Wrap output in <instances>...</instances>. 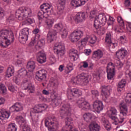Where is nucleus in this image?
<instances>
[{"label":"nucleus","instance_id":"obj_35","mask_svg":"<svg viewBox=\"0 0 131 131\" xmlns=\"http://www.w3.org/2000/svg\"><path fill=\"white\" fill-rule=\"evenodd\" d=\"M10 113L4 109H0V119L4 120V119H8L10 117Z\"/></svg>","mask_w":131,"mask_h":131},{"label":"nucleus","instance_id":"obj_61","mask_svg":"<svg viewBox=\"0 0 131 131\" xmlns=\"http://www.w3.org/2000/svg\"><path fill=\"white\" fill-rule=\"evenodd\" d=\"M4 17H5V10L0 7V20H2Z\"/></svg>","mask_w":131,"mask_h":131},{"label":"nucleus","instance_id":"obj_28","mask_svg":"<svg viewBox=\"0 0 131 131\" xmlns=\"http://www.w3.org/2000/svg\"><path fill=\"white\" fill-rule=\"evenodd\" d=\"M30 73L28 72L25 68H21L17 72V77L18 78H24L25 77H29Z\"/></svg>","mask_w":131,"mask_h":131},{"label":"nucleus","instance_id":"obj_19","mask_svg":"<svg viewBox=\"0 0 131 131\" xmlns=\"http://www.w3.org/2000/svg\"><path fill=\"white\" fill-rule=\"evenodd\" d=\"M21 35L19 36V40L21 43H25L28 40V36L29 35V29L25 28L21 30Z\"/></svg>","mask_w":131,"mask_h":131},{"label":"nucleus","instance_id":"obj_16","mask_svg":"<svg viewBox=\"0 0 131 131\" xmlns=\"http://www.w3.org/2000/svg\"><path fill=\"white\" fill-rule=\"evenodd\" d=\"M16 121L20 125V127H22L23 131H32L30 127L26 125V121L24 119V118L21 116L16 117Z\"/></svg>","mask_w":131,"mask_h":131},{"label":"nucleus","instance_id":"obj_32","mask_svg":"<svg viewBox=\"0 0 131 131\" xmlns=\"http://www.w3.org/2000/svg\"><path fill=\"white\" fill-rule=\"evenodd\" d=\"M55 23V18H53L52 17H49L47 16L46 19L45 21V26L47 28L50 29L53 27V25Z\"/></svg>","mask_w":131,"mask_h":131},{"label":"nucleus","instance_id":"obj_56","mask_svg":"<svg viewBox=\"0 0 131 131\" xmlns=\"http://www.w3.org/2000/svg\"><path fill=\"white\" fill-rule=\"evenodd\" d=\"M125 102L126 103H131V93H129L127 94L125 98Z\"/></svg>","mask_w":131,"mask_h":131},{"label":"nucleus","instance_id":"obj_18","mask_svg":"<svg viewBox=\"0 0 131 131\" xmlns=\"http://www.w3.org/2000/svg\"><path fill=\"white\" fill-rule=\"evenodd\" d=\"M83 36V32L80 30L74 31L70 35V39L72 42L78 41L80 38Z\"/></svg>","mask_w":131,"mask_h":131},{"label":"nucleus","instance_id":"obj_22","mask_svg":"<svg viewBox=\"0 0 131 131\" xmlns=\"http://www.w3.org/2000/svg\"><path fill=\"white\" fill-rule=\"evenodd\" d=\"M112 91L111 87L109 85H103L101 86V95L107 100L110 97V92Z\"/></svg>","mask_w":131,"mask_h":131},{"label":"nucleus","instance_id":"obj_34","mask_svg":"<svg viewBox=\"0 0 131 131\" xmlns=\"http://www.w3.org/2000/svg\"><path fill=\"white\" fill-rule=\"evenodd\" d=\"M101 126L96 122H92L89 125V129L90 131H100Z\"/></svg>","mask_w":131,"mask_h":131},{"label":"nucleus","instance_id":"obj_5","mask_svg":"<svg viewBox=\"0 0 131 131\" xmlns=\"http://www.w3.org/2000/svg\"><path fill=\"white\" fill-rule=\"evenodd\" d=\"M45 125L48 127L49 131H55L59 128V122L54 115H50L45 120Z\"/></svg>","mask_w":131,"mask_h":131},{"label":"nucleus","instance_id":"obj_47","mask_svg":"<svg viewBox=\"0 0 131 131\" xmlns=\"http://www.w3.org/2000/svg\"><path fill=\"white\" fill-rule=\"evenodd\" d=\"M117 21L120 26L124 27V20H123V18H122V17L118 16L117 18Z\"/></svg>","mask_w":131,"mask_h":131},{"label":"nucleus","instance_id":"obj_60","mask_svg":"<svg viewBox=\"0 0 131 131\" xmlns=\"http://www.w3.org/2000/svg\"><path fill=\"white\" fill-rule=\"evenodd\" d=\"M90 18H91V19H93V18H95V20L97 19V18H98V16H96L95 11H92L90 12Z\"/></svg>","mask_w":131,"mask_h":131},{"label":"nucleus","instance_id":"obj_10","mask_svg":"<svg viewBox=\"0 0 131 131\" xmlns=\"http://www.w3.org/2000/svg\"><path fill=\"white\" fill-rule=\"evenodd\" d=\"M67 96L69 100H72L73 98H78L82 95L81 90L77 88L70 89L67 91Z\"/></svg>","mask_w":131,"mask_h":131},{"label":"nucleus","instance_id":"obj_40","mask_svg":"<svg viewBox=\"0 0 131 131\" xmlns=\"http://www.w3.org/2000/svg\"><path fill=\"white\" fill-rule=\"evenodd\" d=\"M27 68L30 72H33L35 69V62L34 61H30L28 62Z\"/></svg>","mask_w":131,"mask_h":131},{"label":"nucleus","instance_id":"obj_31","mask_svg":"<svg viewBox=\"0 0 131 131\" xmlns=\"http://www.w3.org/2000/svg\"><path fill=\"white\" fill-rule=\"evenodd\" d=\"M84 120L86 122H91V121H94L95 119H97V117L93 114L90 113H85L83 115Z\"/></svg>","mask_w":131,"mask_h":131},{"label":"nucleus","instance_id":"obj_1","mask_svg":"<svg viewBox=\"0 0 131 131\" xmlns=\"http://www.w3.org/2000/svg\"><path fill=\"white\" fill-rule=\"evenodd\" d=\"M11 42H14V33L11 30L7 29L0 31V46L7 48Z\"/></svg>","mask_w":131,"mask_h":131},{"label":"nucleus","instance_id":"obj_45","mask_svg":"<svg viewBox=\"0 0 131 131\" xmlns=\"http://www.w3.org/2000/svg\"><path fill=\"white\" fill-rule=\"evenodd\" d=\"M33 21H34L33 19L28 17L23 22V24L24 25H30L33 23Z\"/></svg>","mask_w":131,"mask_h":131},{"label":"nucleus","instance_id":"obj_59","mask_svg":"<svg viewBox=\"0 0 131 131\" xmlns=\"http://www.w3.org/2000/svg\"><path fill=\"white\" fill-rule=\"evenodd\" d=\"M110 111L112 113V115L110 116V117L113 116L112 115H117V110L116 108H115V107H111Z\"/></svg>","mask_w":131,"mask_h":131},{"label":"nucleus","instance_id":"obj_15","mask_svg":"<svg viewBox=\"0 0 131 131\" xmlns=\"http://www.w3.org/2000/svg\"><path fill=\"white\" fill-rule=\"evenodd\" d=\"M21 89L25 90H28L29 94H33L34 91H35L34 85L28 81V80L27 79L23 81L21 84Z\"/></svg>","mask_w":131,"mask_h":131},{"label":"nucleus","instance_id":"obj_21","mask_svg":"<svg viewBox=\"0 0 131 131\" xmlns=\"http://www.w3.org/2000/svg\"><path fill=\"white\" fill-rule=\"evenodd\" d=\"M104 108L103 105V102L100 100H96L93 104V107H91L92 110L96 111V112H100L102 111Z\"/></svg>","mask_w":131,"mask_h":131},{"label":"nucleus","instance_id":"obj_41","mask_svg":"<svg viewBox=\"0 0 131 131\" xmlns=\"http://www.w3.org/2000/svg\"><path fill=\"white\" fill-rule=\"evenodd\" d=\"M103 51L98 50L94 52L93 57L95 59H101L103 57Z\"/></svg>","mask_w":131,"mask_h":131},{"label":"nucleus","instance_id":"obj_30","mask_svg":"<svg viewBox=\"0 0 131 131\" xmlns=\"http://www.w3.org/2000/svg\"><path fill=\"white\" fill-rule=\"evenodd\" d=\"M23 110V106L20 103L16 102L10 108V112H19Z\"/></svg>","mask_w":131,"mask_h":131},{"label":"nucleus","instance_id":"obj_38","mask_svg":"<svg viewBox=\"0 0 131 131\" xmlns=\"http://www.w3.org/2000/svg\"><path fill=\"white\" fill-rule=\"evenodd\" d=\"M69 57L72 62H74L77 60V51L74 50H71L70 51Z\"/></svg>","mask_w":131,"mask_h":131},{"label":"nucleus","instance_id":"obj_25","mask_svg":"<svg viewBox=\"0 0 131 131\" xmlns=\"http://www.w3.org/2000/svg\"><path fill=\"white\" fill-rule=\"evenodd\" d=\"M37 61L40 64H43L47 62V55L43 51H39L37 56Z\"/></svg>","mask_w":131,"mask_h":131},{"label":"nucleus","instance_id":"obj_54","mask_svg":"<svg viewBox=\"0 0 131 131\" xmlns=\"http://www.w3.org/2000/svg\"><path fill=\"white\" fill-rule=\"evenodd\" d=\"M114 29L115 32H121V30H122V29H124V27L117 25L115 26Z\"/></svg>","mask_w":131,"mask_h":131},{"label":"nucleus","instance_id":"obj_23","mask_svg":"<svg viewBox=\"0 0 131 131\" xmlns=\"http://www.w3.org/2000/svg\"><path fill=\"white\" fill-rule=\"evenodd\" d=\"M86 15V13L84 12L78 13L74 17L75 22H76V23H81V22L85 21Z\"/></svg>","mask_w":131,"mask_h":131},{"label":"nucleus","instance_id":"obj_13","mask_svg":"<svg viewBox=\"0 0 131 131\" xmlns=\"http://www.w3.org/2000/svg\"><path fill=\"white\" fill-rule=\"evenodd\" d=\"M77 105L79 108H81L82 110L88 111V110H92L91 104L88 101H85L84 98H81L76 102Z\"/></svg>","mask_w":131,"mask_h":131},{"label":"nucleus","instance_id":"obj_2","mask_svg":"<svg viewBox=\"0 0 131 131\" xmlns=\"http://www.w3.org/2000/svg\"><path fill=\"white\" fill-rule=\"evenodd\" d=\"M48 109V105L46 104H40L35 105L31 109L30 116L32 120V125L37 127L38 125V115L36 113H41L42 111Z\"/></svg>","mask_w":131,"mask_h":131},{"label":"nucleus","instance_id":"obj_39","mask_svg":"<svg viewBox=\"0 0 131 131\" xmlns=\"http://www.w3.org/2000/svg\"><path fill=\"white\" fill-rule=\"evenodd\" d=\"M52 99V106L53 107H57L60 105L61 100L58 99V97L55 95H54L53 98L51 97Z\"/></svg>","mask_w":131,"mask_h":131},{"label":"nucleus","instance_id":"obj_8","mask_svg":"<svg viewBox=\"0 0 131 131\" xmlns=\"http://www.w3.org/2000/svg\"><path fill=\"white\" fill-rule=\"evenodd\" d=\"M66 5V0H59L58 6H57V17L59 19H63L65 17V12L64 11V8Z\"/></svg>","mask_w":131,"mask_h":131},{"label":"nucleus","instance_id":"obj_53","mask_svg":"<svg viewBox=\"0 0 131 131\" xmlns=\"http://www.w3.org/2000/svg\"><path fill=\"white\" fill-rule=\"evenodd\" d=\"M96 41H97V36H93L90 37L89 40L90 43L94 45V43H96Z\"/></svg>","mask_w":131,"mask_h":131},{"label":"nucleus","instance_id":"obj_36","mask_svg":"<svg viewBox=\"0 0 131 131\" xmlns=\"http://www.w3.org/2000/svg\"><path fill=\"white\" fill-rule=\"evenodd\" d=\"M120 114H122L123 116H126L127 115L128 108L126 104L121 103L120 104Z\"/></svg>","mask_w":131,"mask_h":131},{"label":"nucleus","instance_id":"obj_24","mask_svg":"<svg viewBox=\"0 0 131 131\" xmlns=\"http://www.w3.org/2000/svg\"><path fill=\"white\" fill-rule=\"evenodd\" d=\"M105 44L106 47H108L110 49H115V47L117 46V44L116 43H112V41H111V34L110 33L106 34Z\"/></svg>","mask_w":131,"mask_h":131},{"label":"nucleus","instance_id":"obj_3","mask_svg":"<svg viewBox=\"0 0 131 131\" xmlns=\"http://www.w3.org/2000/svg\"><path fill=\"white\" fill-rule=\"evenodd\" d=\"M107 17L104 14H99L96 19L94 20V27L96 30L97 33L99 35L105 34L106 30L105 28L102 27V26L105 25Z\"/></svg>","mask_w":131,"mask_h":131},{"label":"nucleus","instance_id":"obj_6","mask_svg":"<svg viewBox=\"0 0 131 131\" xmlns=\"http://www.w3.org/2000/svg\"><path fill=\"white\" fill-rule=\"evenodd\" d=\"M41 10L38 12V18L39 21L42 20L43 18H47L45 15L47 14L48 16L52 15L53 13V6L48 3H45L40 7Z\"/></svg>","mask_w":131,"mask_h":131},{"label":"nucleus","instance_id":"obj_49","mask_svg":"<svg viewBox=\"0 0 131 131\" xmlns=\"http://www.w3.org/2000/svg\"><path fill=\"white\" fill-rule=\"evenodd\" d=\"M0 93L2 94H6L7 93V88L4 84H0Z\"/></svg>","mask_w":131,"mask_h":131},{"label":"nucleus","instance_id":"obj_33","mask_svg":"<svg viewBox=\"0 0 131 131\" xmlns=\"http://www.w3.org/2000/svg\"><path fill=\"white\" fill-rule=\"evenodd\" d=\"M111 119L112 120H114L116 123V124H118V123H122L123 121H124V117H123V115L122 114H120L119 118H117L114 116H110Z\"/></svg>","mask_w":131,"mask_h":131},{"label":"nucleus","instance_id":"obj_7","mask_svg":"<svg viewBox=\"0 0 131 131\" xmlns=\"http://www.w3.org/2000/svg\"><path fill=\"white\" fill-rule=\"evenodd\" d=\"M89 79L88 75L84 73H81L76 76V78L73 80V83L74 84H88Z\"/></svg>","mask_w":131,"mask_h":131},{"label":"nucleus","instance_id":"obj_50","mask_svg":"<svg viewBox=\"0 0 131 131\" xmlns=\"http://www.w3.org/2000/svg\"><path fill=\"white\" fill-rule=\"evenodd\" d=\"M33 34H35V36L34 37H36L37 38H40V35H39V29H35L33 31Z\"/></svg>","mask_w":131,"mask_h":131},{"label":"nucleus","instance_id":"obj_63","mask_svg":"<svg viewBox=\"0 0 131 131\" xmlns=\"http://www.w3.org/2000/svg\"><path fill=\"white\" fill-rule=\"evenodd\" d=\"M126 29L127 32H131V23H127Z\"/></svg>","mask_w":131,"mask_h":131},{"label":"nucleus","instance_id":"obj_43","mask_svg":"<svg viewBox=\"0 0 131 131\" xmlns=\"http://www.w3.org/2000/svg\"><path fill=\"white\" fill-rule=\"evenodd\" d=\"M102 124L106 130H111V125H110L109 121L107 120H103L102 121Z\"/></svg>","mask_w":131,"mask_h":131},{"label":"nucleus","instance_id":"obj_57","mask_svg":"<svg viewBox=\"0 0 131 131\" xmlns=\"http://www.w3.org/2000/svg\"><path fill=\"white\" fill-rule=\"evenodd\" d=\"M93 77L95 78L96 80H99L100 79V73L99 72H95L93 73Z\"/></svg>","mask_w":131,"mask_h":131},{"label":"nucleus","instance_id":"obj_37","mask_svg":"<svg viewBox=\"0 0 131 131\" xmlns=\"http://www.w3.org/2000/svg\"><path fill=\"white\" fill-rule=\"evenodd\" d=\"M14 73H15V69L14 68V67L9 66L6 71V77L10 78V77H11V76L14 75Z\"/></svg>","mask_w":131,"mask_h":131},{"label":"nucleus","instance_id":"obj_9","mask_svg":"<svg viewBox=\"0 0 131 131\" xmlns=\"http://www.w3.org/2000/svg\"><path fill=\"white\" fill-rule=\"evenodd\" d=\"M106 72L107 79L109 80L114 79V76H115V64L113 62H110L106 67Z\"/></svg>","mask_w":131,"mask_h":131},{"label":"nucleus","instance_id":"obj_52","mask_svg":"<svg viewBox=\"0 0 131 131\" xmlns=\"http://www.w3.org/2000/svg\"><path fill=\"white\" fill-rule=\"evenodd\" d=\"M81 64L82 65L80 66L79 68L81 70L82 68H88L89 67V63L86 61H82Z\"/></svg>","mask_w":131,"mask_h":131},{"label":"nucleus","instance_id":"obj_11","mask_svg":"<svg viewBox=\"0 0 131 131\" xmlns=\"http://www.w3.org/2000/svg\"><path fill=\"white\" fill-rule=\"evenodd\" d=\"M71 110H72V106L69 103L63 104L59 111V113L61 116H70L71 115Z\"/></svg>","mask_w":131,"mask_h":131},{"label":"nucleus","instance_id":"obj_4","mask_svg":"<svg viewBox=\"0 0 131 131\" xmlns=\"http://www.w3.org/2000/svg\"><path fill=\"white\" fill-rule=\"evenodd\" d=\"M15 16L18 20L22 21L32 16V10L29 7H20L16 11Z\"/></svg>","mask_w":131,"mask_h":131},{"label":"nucleus","instance_id":"obj_62","mask_svg":"<svg viewBox=\"0 0 131 131\" xmlns=\"http://www.w3.org/2000/svg\"><path fill=\"white\" fill-rule=\"evenodd\" d=\"M67 68L69 71L68 72V73H70L73 70V66L72 64H68L67 66Z\"/></svg>","mask_w":131,"mask_h":131},{"label":"nucleus","instance_id":"obj_12","mask_svg":"<svg viewBox=\"0 0 131 131\" xmlns=\"http://www.w3.org/2000/svg\"><path fill=\"white\" fill-rule=\"evenodd\" d=\"M54 52L57 55V57L62 58L65 55V47L61 43H56L53 47Z\"/></svg>","mask_w":131,"mask_h":131},{"label":"nucleus","instance_id":"obj_44","mask_svg":"<svg viewBox=\"0 0 131 131\" xmlns=\"http://www.w3.org/2000/svg\"><path fill=\"white\" fill-rule=\"evenodd\" d=\"M91 93L92 99L93 100H97V97H99V91L97 90H92Z\"/></svg>","mask_w":131,"mask_h":131},{"label":"nucleus","instance_id":"obj_26","mask_svg":"<svg viewBox=\"0 0 131 131\" xmlns=\"http://www.w3.org/2000/svg\"><path fill=\"white\" fill-rule=\"evenodd\" d=\"M127 54L128 52L126 50L124 49V48H121L120 50L116 52V56L119 59H121L123 60V59H124V58L127 56Z\"/></svg>","mask_w":131,"mask_h":131},{"label":"nucleus","instance_id":"obj_27","mask_svg":"<svg viewBox=\"0 0 131 131\" xmlns=\"http://www.w3.org/2000/svg\"><path fill=\"white\" fill-rule=\"evenodd\" d=\"M87 2H89V0H72L71 2V6L75 8H78V7L85 5V3Z\"/></svg>","mask_w":131,"mask_h":131},{"label":"nucleus","instance_id":"obj_20","mask_svg":"<svg viewBox=\"0 0 131 131\" xmlns=\"http://www.w3.org/2000/svg\"><path fill=\"white\" fill-rule=\"evenodd\" d=\"M47 71L46 70H40L38 71L35 74V79L38 81H42L47 78Z\"/></svg>","mask_w":131,"mask_h":131},{"label":"nucleus","instance_id":"obj_55","mask_svg":"<svg viewBox=\"0 0 131 131\" xmlns=\"http://www.w3.org/2000/svg\"><path fill=\"white\" fill-rule=\"evenodd\" d=\"M114 22H115V19L112 16H110L107 22V25H108V26L110 25H113Z\"/></svg>","mask_w":131,"mask_h":131},{"label":"nucleus","instance_id":"obj_58","mask_svg":"<svg viewBox=\"0 0 131 131\" xmlns=\"http://www.w3.org/2000/svg\"><path fill=\"white\" fill-rule=\"evenodd\" d=\"M88 40H89V38L88 37H86L83 38L81 40V46H85L86 45V43H88Z\"/></svg>","mask_w":131,"mask_h":131},{"label":"nucleus","instance_id":"obj_64","mask_svg":"<svg viewBox=\"0 0 131 131\" xmlns=\"http://www.w3.org/2000/svg\"><path fill=\"white\" fill-rule=\"evenodd\" d=\"M124 6L125 8L130 6V1L129 0H125L124 3Z\"/></svg>","mask_w":131,"mask_h":131},{"label":"nucleus","instance_id":"obj_17","mask_svg":"<svg viewBox=\"0 0 131 131\" xmlns=\"http://www.w3.org/2000/svg\"><path fill=\"white\" fill-rule=\"evenodd\" d=\"M54 28L57 30V31H60L62 38H66V37H67V35H68V32H67L66 29L64 28V25H63L62 23H59L54 25Z\"/></svg>","mask_w":131,"mask_h":131},{"label":"nucleus","instance_id":"obj_48","mask_svg":"<svg viewBox=\"0 0 131 131\" xmlns=\"http://www.w3.org/2000/svg\"><path fill=\"white\" fill-rule=\"evenodd\" d=\"M49 62L51 64H55L57 62V58L54 55H51L49 56Z\"/></svg>","mask_w":131,"mask_h":131},{"label":"nucleus","instance_id":"obj_29","mask_svg":"<svg viewBox=\"0 0 131 131\" xmlns=\"http://www.w3.org/2000/svg\"><path fill=\"white\" fill-rule=\"evenodd\" d=\"M56 35H57V31L56 30H51L49 31L47 37L48 42L50 43L53 41L55 37H56Z\"/></svg>","mask_w":131,"mask_h":131},{"label":"nucleus","instance_id":"obj_46","mask_svg":"<svg viewBox=\"0 0 131 131\" xmlns=\"http://www.w3.org/2000/svg\"><path fill=\"white\" fill-rule=\"evenodd\" d=\"M125 84H126V81L125 79H122L119 82L118 84V88H119V89H123V88L125 86Z\"/></svg>","mask_w":131,"mask_h":131},{"label":"nucleus","instance_id":"obj_14","mask_svg":"<svg viewBox=\"0 0 131 131\" xmlns=\"http://www.w3.org/2000/svg\"><path fill=\"white\" fill-rule=\"evenodd\" d=\"M39 38H36L35 37H33L31 39V41L29 43L30 47H33L35 46V49L36 50H39V49H41V47H43L45 45V40L41 39L39 40Z\"/></svg>","mask_w":131,"mask_h":131},{"label":"nucleus","instance_id":"obj_51","mask_svg":"<svg viewBox=\"0 0 131 131\" xmlns=\"http://www.w3.org/2000/svg\"><path fill=\"white\" fill-rule=\"evenodd\" d=\"M8 90L10 92H12V93H16L17 92V88L14 87V86L12 84L8 85Z\"/></svg>","mask_w":131,"mask_h":131},{"label":"nucleus","instance_id":"obj_42","mask_svg":"<svg viewBox=\"0 0 131 131\" xmlns=\"http://www.w3.org/2000/svg\"><path fill=\"white\" fill-rule=\"evenodd\" d=\"M8 131H17V127L16 124L12 123H10L8 126Z\"/></svg>","mask_w":131,"mask_h":131}]
</instances>
